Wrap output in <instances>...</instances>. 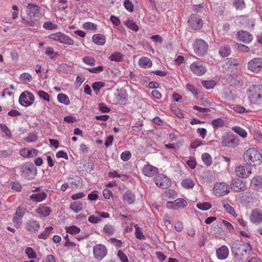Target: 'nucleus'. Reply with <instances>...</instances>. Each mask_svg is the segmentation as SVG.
<instances>
[{"instance_id": "nucleus-1", "label": "nucleus", "mask_w": 262, "mask_h": 262, "mask_svg": "<svg viewBox=\"0 0 262 262\" xmlns=\"http://www.w3.org/2000/svg\"><path fill=\"white\" fill-rule=\"evenodd\" d=\"M244 160L248 165L257 166L262 163V155L258 149L251 147L247 149L243 155Z\"/></svg>"}, {"instance_id": "nucleus-2", "label": "nucleus", "mask_w": 262, "mask_h": 262, "mask_svg": "<svg viewBox=\"0 0 262 262\" xmlns=\"http://www.w3.org/2000/svg\"><path fill=\"white\" fill-rule=\"evenodd\" d=\"M248 97L253 103H260L262 102V85H252L247 92Z\"/></svg>"}, {"instance_id": "nucleus-3", "label": "nucleus", "mask_w": 262, "mask_h": 262, "mask_svg": "<svg viewBox=\"0 0 262 262\" xmlns=\"http://www.w3.org/2000/svg\"><path fill=\"white\" fill-rule=\"evenodd\" d=\"M36 174V167L32 163H25L20 167V175L27 180L34 179Z\"/></svg>"}, {"instance_id": "nucleus-4", "label": "nucleus", "mask_w": 262, "mask_h": 262, "mask_svg": "<svg viewBox=\"0 0 262 262\" xmlns=\"http://www.w3.org/2000/svg\"><path fill=\"white\" fill-rule=\"evenodd\" d=\"M221 144L223 146L235 148L239 144V139L237 136L227 133L222 136Z\"/></svg>"}, {"instance_id": "nucleus-5", "label": "nucleus", "mask_w": 262, "mask_h": 262, "mask_svg": "<svg viewBox=\"0 0 262 262\" xmlns=\"http://www.w3.org/2000/svg\"><path fill=\"white\" fill-rule=\"evenodd\" d=\"M48 37L51 40L57 41L62 44L72 46L74 43V41L70 36L61 32L51 34L48 35Z\"/></svg>"}, {"instance_id": "nucleus-6", "label": "nucleus", "mask_w": 262, "mask_h": 262, "mask_svg": "<svg viewBox=\"0 0 262 262\" xmlns=\"http://www.w3.org/2000/svg\"><path fill=\"white\" fill-rule=\"evenodd\" d=\"M194 53L199 56L205 55L207 52L208 45L207 43L202 39H197L193 45Z\"/></svg>"}, {"instance_id": "nucleus-7", "label": "nucleus", "mask_w": 262, "mask_h": 262, "mask_svg": "<svg viewBox=\"0 0 262 262\" xmlns=\"http://www.w3.org/2000/svg\"><path fill=\"white\" fill-rule=\"evenodd\" d=\"M214 194L217 196L227 195L230 191L229 185L224 182H219L214 184L213 188Z\"/></svg>"}, {"instance_id": "nucleus-8", "label": "nucleus", "mask_w": 262, "mask_h": 262, "mask_svg": "<svg viewBox=\"0 0 262 262\" xmlns=\"http://www.w3.org/2000/svg\"><path fill=\"white\" fill-rule=\"evenodd\" d=\"M188 26L193 30H199L203 25L202 18L197 14H191L187 21Z\"/></svg>"}, {"instance_id": "nucleus-9", "label": "nucleus", "mask_w": 262, "mask_h": 262, "mask_svg": "<svg viewBox=\"0 0 262 262\" xmlns=\"http://www.w3.org/2000/svg\"><path fill=\"white\" fill-rule=\"evenodd\" d=\"M247 164L241 165L236 167L235 169V174L241 178H248L252 173V168Z\"/></svg>"}, {"instance_id": "nucleus-10", "label": "nucleus", "mask_w": 262, "mask_h": 262, "mask_svg": "<svg viewBox=\"0 0 262 262\" xmlns=\"http://www.w3.org/2000/svg\"><path fill=\"white\" fill-rule=\"evenodd\" d=\"M156 185L162 189L169 187L171 185V180L166 176L163 174H159L154 178Z\"/></svg>"}, {"instance_id": "nucleus-11", "label": "nucleus", "mask_w": 262, "mask_h": 262, "mask_svg": "<svg viewBox=\"0 0 262 262\" xmlns=\"http://www.w3.org/2000/svg\"><path fill=\"white\" fill-rule=\"evenodd\" d=\"M34 101V95L28 91L23 92L19 98V103L24 106H30Z\"/></svg>"}, {"instance_id": "nucleus-12", "label": "nucleus", "mask_w": 262, "mask_h": 262, "mask_svg": "<svg viewBox=\"0 0 262 262\" xmlns=\"http://www.w3.org/2000/svg\"><path fill=\"white\" fill-rule=\"evenodd\" d=\"M251 250V247H232L233 255L238 259H242L248 255Z\"/></svg>"}, {"instance_id": "nucleus-13", "label": "nucleus", "mask_w": 262, "mask_h": 262, "mask_svg": "<svg viewBox=\"0 0 262 262\" xmlns=\"http://www.w3.org/2000/svg\"><path fill=\"white\" fill-rule=\"evenodd\" d=\"M190 70L194 75L202 76L206 73L207 68L202 62L196 61L190 65Z\"/></svg>"}, {"instance_id": "nucleus-14", "label": "nucleus", "mask_w": 262, "mask_h": 262, "mask_svg": "<svg viewBox=\"0 0 262 262\" xmlns=\"http://www.w3.org/2000/svg\"><path fill=\"white\" fill-rule=\"evenodd\" d=\"M248 69L253 72H258L262 70V59L255 58L250 60L247 65Z\"/></svg>"}, {"instance_id": "nucleus-15", "label": "nucleus", "mask_w": 262, "mask_h": 262, "mask_svg": "<svg viewBox=\"0 0 262 262\" xmlns=\"http://www.w3.org/2000/svg\"><path fill=\"white\" fill-rule=\"evenodd\" d=\"M236 36L238 40L245 43H249L253 39L252 35L247 31H238L236 33Z\"/></svg>"}, {"instance_id": "nucleus-16", "label": "nucleus", "mask_w": 262, "mask_h": 262, "mask_svg": "<svg viewBox=\"0 0 262 262\" xmlns=\"http://www.w3.org/2000/svg\"><path fill=\"white\" fill-rule=\"evenodd\" d=\"M93 253L94 257L100 260L106 256L107 250L105 247H94Z\"/></svg>"}, {"instance_id": "nucleus-17", "label": "nucleus", "mask_w": 262, "mask_h": 262, "mask_svg": "<svg viewBox=\"0 0 262 262\" xmlns=\"http://www.w3.org/2000/svg\"><path fill=\"white\" fill-rule=\"evenodd\" d=\"M230 187L232 190L236 192L243 191L246 189L245 184L243 183V181L239 179L233 180L230 184Z\"/></svg>"}, {"instance_id": "nucleus-18", "label": "nucleus", "mask_w": 262, "mask_h": 262, "mask_svg": "<svg viewBox=\"0 0 262 262\" xmlns=\"http://www.w3.org/2000/svg\"><path fill=\"white\" fill-rule=\"evenodd\" d=\"M27 11L28 15L32 21V18L40 13V7L36 5L30 3L27 7Z\"/></svg>"}, {"instance_id": "nucleus-19", "label": "nucleus", "mask_w": 262, "mask_h": 262, "mask_svg": "<svg viewBox=\"0 0 262 262\" xmlns=\"http://www.w3.org/2000/svg\"><path fill=\"white\" fill-rule=\"evenodd\" d=\"M187 205V202L184 199H177L174 202H168L167 207L169 208L177 209L181 207H184Z\"/></svg>"}, {"instance_id": "nucleus-20", "label": "nucleus", "mask_w": 262, "mask_h": 262, "mask_svg": "<svg viewBox=\"0 0 262 262\" xmlns=\"http://www.w3.org/2000/svg\"><path fill=\"white\" fill-rule=\"evenodd\" d=\"M250 220L253 223H260L262 221V211L259 209L252 210L250 216Z\"/></svg>"}, {"instance_id": "nucleus-21", "label": "nucleus", "mask_w": 262, "mask_h": 262, "mask_svg": "<svg viewBox=\"0 0 262 262\" xmlns=\"http://www.w3.org/2000/svg\"><path fill=\"white\" fill-rule=\"evenodd\" d=\"M35 212L42 217H47L52 212V209L49 207L41 204L35 210Z\"/></svg>"}, {"instance_id": "nucleus-22", "label": "nucleus", "mask_w": 262, "mask_h": 262, "mask_svg": "<svg viewBox=\"0 0 262 262\" xmlns=\"http://www.w3.org/2000/svg\"><path fill=\"white\" fill-rule=\"evenodd\" d=\"M143 173L147 177H151L158 172V169L151 165H146L142 169Z\"/></svg>"}, {"instance_id": "nucleus-23", "label": "nucleus", "mask_w": 262, "mask_h": 262, "mask_svg": "<svg viewBox=\"0 0 262 262\" xmlns=\"http://www.w3.org/2000/svg\"><path fill=\"white\" fill-rule=\"evenodd\" d=\"M38 154L37 150L32 148H23L20 150V155L25 158H31L37 156Z\"/></svg>"}, {"instance_id": "nucleus-24", "label": "nucleus", "mask_w": 262, "mask_h": 262, "mask_svg": "<svg viewBox=\"0 0 262 262\" xmlns=\"http://www.w3.org/2000/svg\"><path fill=\"white\" fill-rule=\"evenodd\" d=\"M40 227L39 223L34 220H30L26 224V229L31 232L37 231Z\"/></svg>"}, {"instance_id": "nucleus-25", "label": "nucleus", "mask_w": 262, "mask_h": 262, "mask_svg": "<svg viewBox=\"0 0 262 262\" xmlns=\"http://www.w3.org/2000/svg\"><path fill=\"white\" fill-rule=\"evenodd\" d=\"M47 197V194L45 192L32 194L30 196V199L33 202L36 203L41 202L44 201Z\"/></svg>"}, {"instance_id": "nucleus-26", "label": "nucleus", "mask_w": 262, "mask_h": 262, "mask_svg": "<svg viewBox=\"0 0 262 262\" xmlns=\"http://www.w3.org/2000/svg\"><path fill=\"white\" fill-rule=\"evenodd\" d=\"M229 252L227 247H220L216 250V255L220 259H226L229 255Z\"/></svg>"}, {"instance_id": "nucleus-27", "label": "nucleus", "mask_w": 262, "mask_h": 262, "mask_svg": "<svg viewBox=\"0 0 262 262\" xmlns=\"http://www.w3.org/2000/svg\"><path fill=\"white\" fill-rule=\"evenodd\" d=\"M138 64L140 67L146 69L151 67L152 62L149 58L143 56L139 59Z\"/></svg>"}, {"instance_id": "nucleus-28", "label": "nucleus", "mask_w": 262, "mask_h": 262, "mask_svg": "<svg viewBox=\"0 0 262 262\" xmlns=\"http://www.w3.org/2000/svg\"><path fill=\"white\" fill-rule=\"evenodd\" d=\"M124 202L127 204H132L135 201V195L131 191H126L123 195Z\"/></svg>"}, {"instance_id": "nucleus-29", "label": "nucleus", "mask_w": 262, "mask_h": 262, "mask_svg": "<svg viewBox=\"0 0 262 262\" xmlns=\"http://www.w3.org/2000/svg\"><path fill=\"white\" fill-rule=\"evenodd\" d=\"M93 41L96 45L102 46L105 43V37L100 34H95L92 37Z\"/></svg>"}, {"instance_id": "nucleus-30", "label": "nucleus", "mask_w": 262, "mask_h": 262, "mask_svg": "<svg viewBox=\"0 0 262 262\" xmlns=\"http://www.w3.org/2000/svg\"><path fill=\"white\" fill-rule=\"evenodd\" d=\"M232 130L242 138H246L247 137L248 133L246 130L239 126H234L232 127Z\"/></svg>"}, {"instance_id": "nucleus-31", "label": "nucleus", "mask_w": 262, "mask_h": 262, "mask_svg": "<svg viewBox=\"0 0 262 262\" xmlns=\"http://www.w3.org/2000/svg\"><path fill=\"white\" fill-rule=\"evenodd\" d=\"M251 184L256 189L262 188V176H256L251 180Z\"/></svg>"}, {"instance_id": "nucleus-32", "label": "nucleus", "mask_w": 262, "mask_h": 262, "mask_svg": "<svg viewBox=\"0 0 262 262\" xmlns=\"http://www.w3.org/2000/svg\"><path fill=\"white\" fill-rule=\"evenodd\" d=\"M181 184L186 189H192L195 185V182L190 178H186L181 182Z\"/></svg>"}, {"instance_id": "nucleus-33", "label": "nucleus", "mask_w": 262, "mask_h": 262, "mask_svg": "<svg viewBox=\"0 0 262 262\" xmlns=\"http://www.w3.org/2000/svg\"><path fill=\"white\" fill-rule=\"evenodd\" d=\"M231 50L229 46H222L219 50V54L222 57L228 56L230 54Z\"/></svg>"}, {"instance_id": "nucleus-34", "label": "nucleus", "mask_w": 262, "mask_h": 262, "mask_svg": "<svg viewBox=\"0 0 262 262\" xmlns=\"http://www.w3.org/2000/svg\"><path fill=\"white\" fill-rule=\"evenodd\" d=\"M82 204L80 202H74L70 205V208L75 213H78L82 209Z\"/></svg>"}, {"instance_id": "nucleus-35", "label": "nucleus", "mask_w": 262, "mask_h": 262, "mask_svg": "<svg viewBox=\"0 0 262 262\" xmlns=\"http://www.w3.org/2000/svg\"><path fill=\"white\" fill-rule=\"evenodd\" d=\"M57 98L58 101L61 103L65 105H69L70 104V101L69 97L66 94L62 93L59 94Z\"/></svg>"}, {"instance_id": "nucleus-36", "label": "nucleus", "mask_w": 262, "mask_h": 262, "mask_svg": "<svg viewBox=\"0 0 262 262\" xmlns=\"http://www.w3.org/2000/svg\"><path fill=\"white\" fill-rule=\"evenodd\" d=\"M19 80L23 83H28L31 81L32 80V77L28 73H24L20 75Z\"/></svg>"}, {"instance_id": "nucleus-37", "label": "nucleus", "mask_w": 262, "mask_h": 262, "mask_svg": "<svg viewBox=\"0 0 262 262\" xmlns=\"http://www.w3.org/2000/svg\"><path fill=\"white\" fill-rule=\"evenodd\" d=\"M108 58L112 61L120 62L123 60V55L119 52H115L112 54Z\"/></svg>"}, {"instance_id": "nucleus-38", "label": "nucleus", "mask_w": 262, "mask_h": 262, "mask_svg": "<svg viewBox=\"0 0 262 262\" xmlns=\"http://www.w3.org/2000/svg\"><path fill=\"white\" fill-rule=\"evenodd\" d=\"M233 5L236 10H241L246 7L244 0H234Z\"/></svg>"}, {"instance_id": "nucleus-39", "label": "nucleus", "mask_w": 262, "mask_h": 262, "mask_svg": "<svg viewBox=\"0 0 262 262\" xmlns=\"http://www.w3.org/2000/svg\"><path fill=\"white\" fill-rule=\"evenodd\" d=\"M202 159L204 163L207 166L212 164V158L211 156L208 153H204L202 155Z\"/></svg>"}, {"instance_id": "nucleus-40", "label": "nucleus", "mask_w": 262, "mask_h": 262, "mask_svg": "<svg viewBox=\"0 0 262 262\" xmlns=\"http://www.w3.org/2000/svg\"><path fill=\"white\" fill-rule=\"evenodd\" d=\"M43 28L46 30H56L58 29V26L56 24H54L51 21L45 22L43 25Z\"/></svg>"}, {"instance_id": "nucleus-41", "label": "nucleus", "mask_w": 262, "mask_h": 262, "mask_svg": "<svg viewBox=\"0 0 262 262\" xmlns=\"http://www.w3.org/2000/svg\"><path fill=\"white\" fill-rule=\"evenodd\" d=\"M0 128L1 130L5 134V135L3 136L4 137H6L8 139L11 138L12 135L11 132L6 125L1 124Z\"/></svg>"}, {"instance_id": "nucleus-42", "label": "nucleus", "mask_w": 262, "mask_h": 262, "mask_svg": "<svg viewBox=\"0 0 262 262\" xmlns=\"http://www.w3.org/2000/svg\"><path fill=\"white\" fill-rule=\"evenodd\" d=\"M211 124L215 128L223 127L224 125V121L221 118H217L212 120Z\"/></svg>"}, {"instance_id": "nucleus-43", "label": "nucleus", "mask_w": 262, "mask_h": 262, "mask_svg": "<svg viewBox=\"0 0 262 262\" xmlns=\"http://www.w3.org/2000/svg\"><path fill=\"white\" fill-rule=\"evenodd\" d=\"M82 61L86 64L93 66L95 64L96 60L94 58L90 56H85L82 58Z\"/></svg>"}, {"instance_id": "nucleus-44", "label": "nucleus", "mask_w": 262, "mask_h": 262, "mask_svg": "<svg viewBox=\"0 0 262 262\" xmlns=\"http://www.w3.org/2000/svg\"><path fill=\"white\" fill-rule=\"evenodd\" d=\"M53 230V227L51 226L47 227L46 230L38 235V237L39 238L46 239L48 237L50 232H52Z\"/></svg>"}, {"instance_id": "nucleus-45", "label": "nucleus", "mask_w": 262, "mask_h": 262, "mask_svg": "<svg viewBox=\"0 0 262 262\" xmlns=\"http://www.w3.org/2000/svg\"><path fill=\"white\" fill-rule=\"evenodd\" d=\"M26 253L29 258H36V253L31 247H28L26 250Z\"/></svg>"}, {"instance_id": "nucleus-46", "label": "nucleus", "mask_w": 262, "mask_h": 262, "mask_svg": "<svg viewBox=\"0 0 262 262\" xmlns=\"http://www.w3.org/2000/svg\"><path fill=\"white\" fill-rule=\"evenodd\" d=\"M66 232L72 234L78 233L80 232V229L75 226L67 227L66 228Z\"/></svg>"}, {"instance_id": "nucleus-47", "label": "nucleus", "mask_w": 262, "mask_h": 262, "mask_svg": "<svg viewBox=\"0 0 262 262\" xmlns=\"http://www.w3.org/2000/svg\"><path fill=\"white\" fill-rule=\"evenodd\" d=\"M108 176L110 178H114L118 177L121 178L122 180H125L127 178V176L124 174H119L116 171H111L108 172Z\"/></svg>"}, {"instance_id": "nucleus-48", "label": "nucleus", "mask_w": 262, "mask_h": 262, "mask_svg": "<svg viewBox=\"0 0 262 262\" xmlns=\"http://www.w3.org/2000/svg\"><path fill=\"white\" fill-rule=\"evenodd\" d=\"M115 231L114 227L111 225L107 224L103 228V232L107 234H112L115 232Z\"/></svg>"}, {"instance_id": "nucleus-49", "label": "nucleus", "mask_w": 262, "mask_h": 262, "mask_svg": "<svg viewBox=\"0 0 262 262\" xmlns=\"http://www.w3.org/2000/svg\"><path fill=\"white\" fill-rule=\"evenodd\" d=\"M125 25L129 29L135 31L139 30V27L137 24L133 20H128L125 22Z\"/></svg>"}, {"instance_id": "nucleus-50", "label": "nucleus", "mask_w": 262, "mask_h": 262, "mask_svg": "<svg viewBox=\"0 0 262 262\" xmlns=\"http://www.w3.org/2000/svg\"><path fill=\"white\" fill-rule=\"evenodd\" d=\"M223 207L230 214L232 215L233 216H235L236 215L234 208L228 203H224Z\"/></svg>"}, {"instance_id": "nucleus-51", "label": "nucleus", "mask_w": 262, "mask_h": 262, "mask_svg": "<svg viewBox=\"0 0 262 262\" xmlns=\"http://www.w3.org/2000/svg\"><path fill=\"white\" fill-rule=\"evenodd\" d=\"M131 156V152L128 150H126L121 153L120 158L122 161L126 162L130 159Z\"/></svg>"}, {"instance_id": "nucleus-52", "label": "nucleus", "mask_w": 262, "mask_h": 262, "mask_svg": "<svg viewBox=\"0 0 262 262\" xmlns=\"http://www.w3.org/2000/svg\"><path fill=\"white\" fill-rule=\"evenodd\" d=\"M135 235L136 237L139 239H143L144 238V236L143 234L141 229L139 227L138 225H136L135 226Z\"/></svg>"}, {"instance_id": "nucleus-53", "label": "nucleus", "mask_w": 262, "mask_h": 262, "mask_svg": "<svg viewBox=\"0 0 262 262\" xmlns=\"http://www.w3.org/2000/svg\"><path fill=\"white\" fill-rule=\"evenodd\" d=\"M198 209L202 210H207L211 208V205L210 203L205 202L203 203H198L196 205Z\"/></svg>"}, {"instance_id": "nucleus-54", "label": "nucleus", "mask_w": 262, "mask_h": 262, "mask_svg": "<svg viewBox=\"0 0 262 262\" xmlns=\"http://www.w3.org/2000/svg\"><path fill=\"white\" fill-rule=\"evenodd\" d=\"M37 94L41 99L48 102L50 101V96L47 93L43 91H39Z\"/></svg>"}, {"instance_id": "nucleus-55", "label": "nucleus", "mask_w": 262, "mask_h": 262, "mask_svg": "<svg viewBox=\"0 0 262 262\" xmlns=\"http://www.w3.org/2000/svg\"><path fill=\"white\" fill-rule=\"evenodd\" d=\"M202 84L207 89H211L214 87L215 82L213 80L204 81L202 82Z\"/></svg>"}, {"instance_id": "nucleus-56", "label": "nucleus", "mask_w": 262, "mask_h": 262, "mask_svg": "<svg viewBox=\"0 0 262 262\" xmlns=\"http://www.w3.org/2000/svg\"><path fill=\"white\" fill-rule=\"evenodd\" d=\"M88 70L92 73H99L104 70V67L102 66H99L94 68H90Z\"/></svg>"}, {"instance_id": "nucleus-57", "label": "nucleus", "mask_w": 262, "mask_h": 262, "mask_svg": "<svg viewBox=\"0 0 262 262\" xmlns=\"http://www.w3.org/2000/svg\"><path fill=\"white\" fill-rule=\"evenodd\" d=\"M26 209L24 207H21L20 206L16 208V210L14 214V215H16V216H17L23 218L25 212H26Z\"/></svg>"}, {"instance_id": "nucleus-58", "label": "nucleus", "mask_w": 262, "mask_h": 262, "mask_svg": "<svg viewBox=\"0 0 262 262\" xmlns=\"http://www.w3.org/2000/svg\"><path fill=\"white\" fill-rule=\"evenodd\" d=\"M104 83L102 82H100V81L95 82L93 84L92 88L94 91L99 92V90L102 88L104 87Z\"/></svg>"}, {"instance_id": "nucleus-59", "label": "nucleus", "mask_w": 262, "mask_h": 262, "mask_svg": "<svg viewBox=\"0 0 262 262\" xmlns=\"http://www.w3.org/2000/svg\"><path fill=\"white\" fill-rule=\"evenodd\" d=\"M12 150L11 149L0 151V158H5L11 155Z\"/></svg>"}, {"instance_id": "nucleus-60", "label": "nucleus", "mask_w": 262, "mask_h": 262, "mask_svg": "<svg viewBox=\"0 0 262 262\" xmlns=\"http://www.w3.org/2000/svg\"><path fill=\"white\" fill-rule=\"evenodd\" d=\"M83 28L87 30H95L97 28V25L94 23L88 22L83 24Z\"/></svg>"}, {"instance_id": "nucleus-61", "label": "nucleus", "mask_w": 262, "mask_h": 262, "mask_svg": "<svg viewBox=\"0 0 262 262\" xmlns=\"http://www.w3.org/2000/svg\"><path fill=\"white\" fill-rule=\"evenodd\" d=\"M37 137L35 133H30L28 137L25 139L26 142L28 143L33 142L36 140Z\"/></svg>"}, {"instance_id": "nucleus-62", "label": "nucleus", "mask_w": 262, "mask_h": 262, "mask_svg": "<svg viewBox=\"0 0 262 262\" xmlns=\"http://www.w3.org/2000/svg\"><path fill=\"white\" fill-rule=\"evenodd\" d=\"M187 89L195 95L198 94V90L192 84L187 83L186 85Z\"/></svg>"}, {"instance_id": "nucleus-63", "label": "nucleus", "mask_w": 262, "mask_h": 262, "mask_svg": "<svg viewBox=\"0 0 262 262\" xmlns=\"http://www.w3.org/2000/svg\"><path fill=\"white\" fill-rule=\"evenodd\" d=\"M22 217L14 215L13 218V222L15 226L17 227H20L22 224Z\"/></svg>"}, {"instance_id": "nucleus-64", "label": "nucleus", "mask_w": 262, "mask_h": 262, "mask_svg": "<svg viewBox=\"0 0 262 262\" xmlns=\"http://www.w3.org/2000/svg\"><path fill=\"white\" fill-rule=\"evenodd\" d=\"M118 256L122 262H128L127 256L121 250L118 252Z\"/></svg>"}]
</instances>
